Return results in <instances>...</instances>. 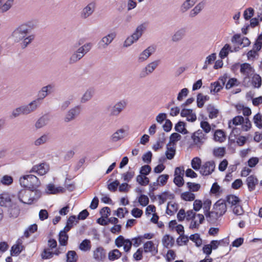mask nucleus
<instances>
[{
  "instance_id": "1",
  "label": "nucleus",
  "mask_w": 262,
  "mask_h": 262,
  "mask_svg": "<svg viewBox=\"0 0 262 262\" xmlns=\"http://www.w3.org/2000/svg\"><path fill=\"white\" fill-rule=\"evenodd\" d=\"M32 26L31 22L23 24L15 29L11 34L13 40L16 43L19 42L21 49H25L35 39L34 34L30 33Z\"/></svg>"
},
{
  "instance_id": "2",
  "label": "nucleus",
  "mask_w": 262,
  "mask_h": 262,
  "mask_svg": "<svg viewBox=\"0 0 262 262\" xmlns=\"http://www.w3.org/2000/svg\"><path fill=\"white\" fill-rule=\"evenodd\" d=\"M19 183L22 187L29 189L37 188L41 184L38 178L31 174L21 177L19 179Z\"/></svg>"
},
{
  "instance_id": "3",
  "label": "nucleus",
  "mask_w": 262,
  "mask_h": 262,
  "mask_svg": "<svg viewBox=\"0 0 262 262\" xmlns=\"http://www.w3.org/2000/svg\"><path fill=\"white\" fill-rule=\"evenodd\" d=\"M92 47V43L88 42L74 51L69 58L70 63H74L80 60Z\"/></svg>"
},
{
  "instance_id": "4",
  "label": "nucleus",
  "mask_w": 262,
  "mask_h": 262,
  "mask_svg": "<svg viewBox=\"0 0 262 262\" xmlns=\"http://www.w3.org/2000/svg\"><path fill=\"white\" fill-rule=\"evenodd\" d=\"M191 139L193 144L197 147H201L206 141L207 136L203 130L199 129L193 133L191 135Z\"/></svg>"
},
{
  "instance_id": "5",
  "label": "nucleus",
  "mask_w": 262,
  "mask_h": 262,
  "mask_svg": "<svg viewBox=\"0 0 262 262\" xmlns=\"http://www.w3.org/2000/svg\"><path fill=\"white\" fill-rule=\"evenodd\" d=\"M160 60H156L148 63L141 71L139 76L140 78H145L151 74L160 64Z\"/></svg>"
},
{
  "instance_id": "6",
  "label": "nucleus",
  "mask_w": 262,
  "mask_h": 262,
  "mask_svg": "<svg viewBox=\"0 0 262 262\" xmlns=\"http://www.w3.org/2000/svg\"><path fill=\"white\" fill-rule=\"evenodd\" d=\"M127 102L125 100H121L117 102L111 109L110 115L113 116H118L126 107Z\"/></svg>"
},
{
  "instance_id": "7",
  "label": "nucleus",
  "mask_w": 262,
  "mask_h": 262,
  "mask_svg": "<svg viewBox=\"0 0 262 262\" xmlns=\"http://www.w3.org/2000/svg\"><path fill=\"white\" fill-rule=\"evenodd\" d=\"M54 85L52 84H48L46 86H43L38 92L37 98L36 99L38 100V102L41 104L42 101L48 95L53 92Z\"/></svg>"
},
{
  "instance_id": "8",
  "label": "nucleus",
  "mask_w": 262,
  "mask_h": 262,
  "mask_svg": "<svg viewBox=\"0 0 262 262\" xmlns=\"http://www.w3.org/2000/svg\"><path fill=\"white\" fill-rule=\"evenodd\" d=\"M49 170V165L45 163H42L34 165L30 170L29 172H34L38 175L43 176L47 173Z\"/></svg>"
},
{
  "instance_id": "9",
  "label": "nucleus",
  "mask_w": 262,
  "mask_h": 262,
  "mask_svg": "<svg viewBox=\"0 0 262 262\" xmlns=\"http://www.w3.org/2000/svg\"><path fill=\"white\" fill-rule=\"evenodd\" d=\"M156 47L154 46H150L140 53L138 57L139 62H143L155 52Z\"/></svg>"
},
{
  "instance_id": "10",
  "label": "nucleus",
  "mask_w": 262,
  "mask_h": 262,
  "mask_svg": "<svg viewBox=\"0 0 262 262\" xmlns=\"http://www.w3.org/2000/svg\"><path fill=\"white\" fill-rule=\"evenodd\" d=\"M215 167L214 161H207L202 165L200 172L203 176H208L212 173Z\"/></svg>"
},
{
  "instance_id": "11",
  "label": "nucleus",
  "mask_w": 262,
  "mask_h": 262,
  "mask_svg": "<svg viewBox=\"0 0 262 262\" xmlns=\"http://www.w3.org/2000/svg\"><path fill=\"white\" fill-rule=\"evenodd\" d=\"M30 195L29 189H23L17 193V197L20 202L25 204L31 205L32 204V201H30Z\"/></svg>"
},
{
  "instance_id": "12",
  "label": "nucleus",
  "mask_w": 262,
  "mask_h": 262,
  "mask_svg": "<svg viewBox=\"0 0 262 262\" xmlns=\"http://www.w3.org/2000/svg\"><path fill=\"white\" fill-rule=\"evenodd\" d=\"M231 41L243 48L248 47L250 44V41L248 38L242 37L239 34L234 35L231 38Z\"/></svg>"
},
{
  "instance_id": "13",
  "label": "nucleus",
  "mask_w": 262,
  "mask_h": 262,
  "mask_svg": "<svg viewBox=\"0 0 262 262\" xmlns=\"http://www.w3.org/2000/svg\"><path fill=\"white\" fill-rule=\"evenodd\" d=\"M80 113V106L77 105L70 109L66 114L64 121L69 122L74 120Z\"/></svg>"
},
{
  "instance_id": "14",
  "label": "nucleus",
  "mask_w": 262,
  "mask_h": 262,
  "mask_svg": "<svg viewBox=\"0 0 262 262\" xmlns=\"http://www.w3.org/2000/svg\"><path fill=\"white\" fill-rule=\"evenodd\" d=\"M244 121V117L242 116H237L235 117L228 122V127L231 129V133L233 134H238L237 129L234 127L242 124Z\"/></svg>"
},
{
  "instance_id": "15",
  "label": "nucleus",
  "mask_w": 262,
  "mask_h": 262,
  "mask_svg": "<svg viewBox=\"0 0 262 262\" xmlns=\"http://www.w3.org/2000/svg\"><path fill=\"white\" fill-rule=\"evenodd\" d=\"M23 243V241L21 239L19 238L17 240L15 244L11 248L10 254L11 256H17L21 253L25 248Z\"/></svg>"
},
{
  "instance_id": "16",
  "label": "nucleus",
  "mask_w": 262,
  "mask_h": 262,
  "mask_svg": "<svg viewBox=\"0 0 262 262\" xmlns=\"http://www.w3.org/2000/svg\"><path fill=\"white\" fill-rule=\"evenodd\" d=\"M116 36V32H111L107 35L102 38L99 42V46L102 48H106L113 41Z\"/></svg>"
},
{
  "instance_id": "17",
  "label": "nucleus",
  "mask_w": 262,
  "mask_h": 262,
  "mask_svg": "<svg viewBox=\"0 0 262 262\" xmlns=\"http://www.w3.org/2000/svg\"><path fill=\"white\" fill-rule=\"evenodd\" d=\"M240 72L245 77V78H249L253 74L254 70L250 64L244 63L241 65Z\"/></svg>"
},
{
  "instance_id": "18",
  "label": "nucleus",
  "mask_w": 262,
  "mask_h": 262,
  "mask_svg": "<svg viewBox=\"0 0 262 262\" xmlns=\"http://www.w3.org/2000/svg\"><path fill=\"white\" fill-rule=\"evenodd\" d=\"M143 250L145 253H150L152 255H156L158 252L157 246H155L152 241H147L144 244Z\"/></svg>"
},
{
  "instance_id": "19",
  "label": "nucleus",
  "mask_w": 262,
  "mask_h": 262,
  "mask_svg": "<svg viewBox=\"0 0 262 262\" xmlns=\"http://www.w3.org/2000/svg\"><path fill=\"white\" fill-rule=\"evenodd\" d=\"M213 210H214L217 214L221 216H222L227 210V206L226 203L224 201L219 200L213 206Z\"/></svg>"
},
{
  "instance_id": "20",
  "label": "nucleus",
  "mask_w": 262,
  "mask_h": 262,
  "mask_svg": "<svg viewBox=\"0 0 262 262\" xmlns=\"http://www.w3.org/2000/svg\"><path fill=\"white\" fill-rule=\"evenodd\" d=\"M95 8V3L92 2L89 3L86 7H85L81 13V17L86 18L91 15L94 11Z\"/></svg>"
},
{
  "instance_id": "21",
  "label": "nucleus",
  "mask_w": 262,
  "mask_h": 262,
  "mask_svg": "<svg viewBox=\"0 0 262 262\" xmlns=\"http://www.w3.org/2000/svg\"><path fill=\"white\" fill-rule=\"evenodd\" d=\"M41 105L38 100L35 99L27 105H24L27 115L36 111Z\"/></svg>"
},
{
  "instance_id": "22",
  "label": "nucleus",
  "mask_w": 262,
  "mask_h": 262,
  "mask_svg": "<svg viewBox=\"0 0 262 262\" xmlns=\"http://www.w3.org/2000/svg\"><path fill=\"white\" fill-rule=\"evenodd\" d=\"M204 220V216L202 214H197L196 218L191 220V223L189 225V228L191 229L198 228L200 225L202 224Z\"/></svg>"
},
{
  "instance_id": "23",
  "label": "nucleus",
  "mask_w": 262,
  "mask_h": 262,
  "mask_svg": "<svg viewBox=\"0 0 262 262\" xmlns=\"http://www.w3.org/2000/svg\"><path fill=\"white\" fill-rule=\"evenodd\" d=\"M105 251L102 247L97 248L93 251V258L97 261L103 260L105 257Z\"/></svg>"
},
{
  "instance_id": "24",
  "label": "nucleus",
  "mask_w": 262,
  "mask_h": 262,
  "mask_svg": "<svg viewBox=\"0 0 262 262\" xmlns=\"http://www.w3.org/2000/svg\"><path fill=\"white\" fill-rule=\"evenodd\" d=\"M146 29V25L145 24H142L138 26L134 33L131 35L136 40H138L142 36L143 33Z\"/></svg>"
},
{
  "instance_id": "25",
  "label": "nucleus",
  "mask_w": 262,
  "mask_h": 262,
  "mask_svg": "<svg viewBox=\"0 0 262 262\" xmlns=\"http://www.w3.org/2000/svg\"><path fill=\"white\" fill-rule=\"evenodd\" d=\"M64 189L62 187H55L54 184H48L46 189V192L48 194H57L60 192H63Z\"/></svg>"
},
{
  "instance_id": "26",
  "label": "nucleus",
  "mask_w": 262,
  "mask_h": 262,
  "mask_svg": "<svg viewBox=\"0 0 262 262\" xmlns=\"http://www.w3.org/2000/svg\"><path fill=\"white\" fill-rule=\"evenodd\" d=\"M186 35L185 28H181L174 32L171 37V40L173 42H178L181 40Z\"/></svg>"
},
{
  "instance_id": "27",
  "label": "nucleus",
  "mask_w": 262,
  "mask_h": 262,
  "mask_svg": "<svg viewBox=\"0 0 262 262\" xmlns=\"http://www.w3.org/2000/svg\"><path fill=\"white\" fill-rule=\"evenodd\" d=\"M246 183L250 191L254 190L258 184L257 179L253 175L250 176L246 179Z\"/></svg>"
},
{
  "instance_id": "28",
  "label": "nucleus",
  "mask_w": 262,
  "mask_h": 262,
  "mask_svg": "<svg viewBox=\"0 0 262 262\" xmlns=\"http://www.w3.org/2000/svg\"><path fill=\"white\" fill-rule=\"evenodd\" d=\"M162 242L165 248L169 249L173 246L174 243V239L169 235L166 234L163 237Z\"/></svg>"
},
{
  "instance_id": "29",
  "label": "nucleus",
  "mask_w": 262,
  "mask_h": 262,
  "mask_svg": "<svg viewBox=\"0 0 262 262\" xmlns=\"http://www.w3.org/2000/svg\"><path fill=\"white\" fill-rule=\"evenodd\" d=\"M30 201H32V204L36 202L41 197V192L36 189H30Z\"/></svg>"
},
{
  "instance_id": "30",
  "label": "nucleus",
  "mask_w": 262,
  "mask_h": 262,
  "mask_svg": "<svg viewBox=\"0 0 262 262\" xmlns=\"http://www.w3.org/2000/svg\"><path fill=\"white\" fill-rule=\"evenodd\" d=\"M205 3L201 2L198 4L193 9H192L189 13L190 17H194L197 15L204 8Z\"/></svg>"
},
{
  "instance_id": "31",
  "label": "nucleus",
  "mask_w": 262,
  "mask_h": 262,
  "mask_svg": "<svg viewBox=\"0 0 262 262\" xmlns=\"http://www.w3.org/2000/svg\"><path fill=\"white\" fill-rule=\"evenodd\" d=\"M224 83L225 82L223 79L221 80V81H217L211 83L210 87L211 93L215 94L219 92L223 88Z\"/></svg>"
},
{
  "instance_id": "32",
  "label": "nucleus",
  "mask_w": 262,
  "mask_h": 262,
  "mask_svg": "<svg viewBox=\"0 0 262 262\" xmlns=\"http://www.w3.org/2000/svg\"><path fill=\"white\" fill-rule=\"evenodd\" d=\"M175 154V146L170 145V143H168L166 146V150L165 152V155L167 159L168 160L172 159L174 158Z\"/></svg>"
},
{
  "instance_id": "33",
  "label": "nucleus",
  "mask_w": 262,
  "mask_h": 262,
  "mask_svg": "<svg viewBox=\"0 0 262 262\" xmlns=\"http://www.w3.org/2000/svg\"><path fill=\"white\" fill-rule=\"evenodd\" d=\"M94 91L92 89H88L80 98V102L85 103L90 101L93 97Z\"/></svg>"
},
{
  "instance_id": "34",
  "label": "nucleus",
  "mask_w": 262,
  "mask_h": 262,
  "mask_svg": "<svg viewBox=\"0 0 262 262\" xmlns=\"http://www.w3.org/2000/svg\"><path fill=\"white\" fill-rule=\"evenodd\" d=\"M92 247L90 240L85 239L79 245V249L83 252L90 251Z\"/></svg>"
},
{
  "instance_id": "35",
  "label": "nucleus",
  "mask_w": 262,
  "mask_h": 262,
  "mask_svg": "<svg viewBox=\"0 0 262 262\" xmlns=\"http://www.w3.org/2000/svg\"><path fill=\"white\" fill-rule=\"evenodd\" d=\"M216 55L215 53H212L208 55L206 58L204 62V66L202 68L203 70L207 69L209 65L212 64L215 60Z\"/></svg>"
},
{
  "instance_id": "36",
  "label": "nucleus",
  "mask_w": 262,
  "mask_h": 262,
  "mask_svg": "<svg viewBox=\"0 0 262 262\" xmlns=\"http://www.w3.org/2000/svg\"><path fill=\"white\" fill-rule=\"evenodd\" d=\"M125 130L123 128L118 129L112 136V140L114 142H117L125 137Z\"/></svg>"
},
{
  "instance_id": "37",
  "label": "nucleus",
  "mask_w": 262,
  "mask_h": 262,
  "mask_svg": "<svg viewBox=\"0 0 262 262\" xmlns=\"http://www.w3.org/2000/svg\"><path fill=\"white\" fill-rule=\"evenodd\" d=\"M209 99V97L207 95H204L201 93H199L197 95V106L199 108H202L205 102Z\"/></svg>"
},
{
  "instance_id": "38",
  "label": "nucleus",
  "mask_w": 262,
  "mask_h": 262,
  "mask_svg": "<svg viewBox=\"0 0 262 262\" xmlns=\"http://www.w3.org/2000/svg\"><path fill=\"white\" fill-rule=\"evenodd\" d=\"M197 1L198 0H186L181 6V11L182 12L187 11L195 4Z\"/></svg>"
},
{
  "instance_id": "39",
  "label": "nucleus",
  "mask_w": 262,
  "mask_h": 262,
  "mask_svg": "<svg viewBox=\"0 0 262 262\" xmlns=\"http://www.w3.org/2000/svg\"><path fill=\"white\" fill-rule=\"evenodd\" d=\"M68 231H65L64 229L61 231L59 234V242L60 245L61 246H66L68 243V235L67 234V232Z\"/></svg>"
},
{
  "instance_id": "40",
  "label": "nucleus",
  "mask_w": 262,
  "mask_h": 262,
  "mask_svg": "<svg viewBox=\"0 0 262 262\" xmlns=\"http://www.w3.org/2000/svg\"><path fill=\"white\" fill-rule=\"evenodd\" d=\"M205 215L207 220L210 222H215L221 216L218 213L217 214V212L214 210L205 213Z\"/></svg>"
},
{
  "instance_id": "41",
  "label": "nucleus",
  "mask_w": 262,
  "mask_h": 262,
  "mask_svg": "<svg viewBox=\"0 0 262 262\" xmlns=\"http://www.w3.org/2000/svg\"><path fill=\"white\" fill-rule=\"evenodd\" d=\"M214 140L220 143L226 140V136L224 132L220 129L216 130L214 134Z\"/></svg>"
},
{
  "instance_id": "42",
  "label": "nucleus",
  "mask_w": 262,
  "mask_h": 262,
  "mask_svg": "<svg viewBox=\"0 0 262 262\" xmlns=\"http://www.w3.org/2000/svg\"><path fill=\"white\" fill-rule=\"evenodd\" d=\"M251 83L254 88H259L261 85V78L257 74H253L252 77Z\"/></svg>"
},
{
  "instance_id": "43",
  "label": "nucleus",
  "mask_w": 262,
  "mask_h": 262,
  "mask_svg": "<svg viewBox=\"0 0 262 262\" xmlns=\"http://www.w3.org/2000/svg\"><path fill=\"white\" fill-rule=\"evenodd\" d=\"M20 115H27L24 105H21L13 110L12 112L11 117L12 118H16Z\"/></svg>"
},
{
  "instance_id": "44",
  "label": "nucleus",
  "mask_w": 262,
  "mask_h": 262,
  "mask_svg": "<svg viewBox=\"0 0 262 262\" xmlns=\"http://www.w3.org/2000/svg\"><path fill=\"white\" fill-rule=\"evenodd\" d=\"M178 205L175 203L169 202L167 206L166 213L168 215H173L178 210Z\"/></svg>"
},
{
  "instance_id": "45",
  "label": "nucleus",
  "mask_w": 262,
  "mask_h": 262,
  "mask_svg": "<svg viewBox=\"0 0 262 262\" xmlns=\"http://www.w3.org/2000/svg\"><path fill=\"white\" fill-rule=\"evenodd\" d=\"M207 111L209 114V117L210 119L216 118L219 113L218 110L211 104L207 105Z\"/></svg>"
},
{
  "instance_id": "46",
  "label": "nucleus",
  "mask_w": 262,
  "mask_h": 262,
  "mask_svg": "<svg viewBox=\"0 0 262 262\" xmlns=\"http://www.w3.org/2000/svg\"><path fill=\"white\" fill-rule=\"evenodd\" d=\"M121 256V253L118 249H114L109 252L108 254V259L111 261H114L118 259Z\"/></svg>"
},
{
  "instance_id": "47",
  "label": "nucleus",
  "mask_w": 262,
  "mask_h": 262,
  "mask_svg": "<svg viewBox=\"0 0 262 262\" xmlns=\"http://www.w3.org/2000/svg\"><path fill=\"white\" fill-rule=\"evenodd\" d=\"M67 262H77L78 255L75 251H69L66 255Z\"/></svg>"
},
{
  "instance_id": "48",
  "label": "nucleus",
  "mask_w": 262,
  "mask_h": 262,
  "mask_svg": "<svg viewBox=\"0 0 262 262\" xmlns=\"http://www.w3.org/2000/svg\"><path fill=\"white\" fill-rule=\"evenodd\" d=\"M227 202L231 205V208L239 204V198L234 195H229L227 197Z\"/></svg>"
},
{
  "instance_id": "49",
  "label": "nucleus",
  "mask_w": 262,
  "mask_h": 262,
  "mask_svg": "<svg viewBox=\"0 0 262 262\" xmlns=\"http://www.w3.org/2000/svg\"><path fill=\"white\" fill-rule=\"evenodd\" d=\"M176 131L182 133L183 134H187L188 131L185 128V123L182 121L178 122L174 126Z\"/></svg>"
},
{
  "instance_id": "50",
  "label": "nucleus",
  "mask_w": 262,
  "mask_h": 262,
  "mask_svg": "<svg viewBox=\"0 0 262 262\" xmlns=\"http://www.w3.org/2000/svg\"><path fill=\"white\" fill-rule=\"evenodd\" d=\"M201 163V160L200 158L195 157L193 158L192 160H191V167L193 169L195 170H198L199 169L200 170L202 166Z\"/></svg>"
},
{
  "instance_id": "51",
  "label": "nucleus",
  "mask_w": 262,
  "mask_h": 262,
  "mask_svg": "<svg viewBox=\"0 0 262 262\" xmlns=\"http://www.w3.org/2000/svg\"><path fill=\"white\" fill-rule=\"evenodd\" d=\"M76 220V219L75 215L70 216L67 220L66 226L64 227L63 229H64L65 231H69L73 226L75 222H77Z\"/></svg>"
},
{
  "instance_id": "52",
  "label": "nucleus",
  "mask_w": 262,
  "mask_h": 262,
  "mask_svg": "<svg viewBox=\"0 0 262 262\" xmlns=\"http://www.w3.org/2000/svg\"><path fill=\"white\" fill-rule=\"evenodd\" d=\"M137 182L142 186H146L149 182V179L145 176L139 174L136 178Z\"/></svg>"
},
{
  "instance_id": "53",
  "label": "nucleus",
  "mask_w": 262,
  "mask_h": 262,
  "mask_svg": "<svg viewBox=\"0 0 262 262\" xmlns=\"http://www.w3.org/2000/svg\"><path fill=\"white\" fill-rule=\"evenodd\" d=\"M231 47L229 45L226 44L220 52L219 56L221 59H224L227 57L230 50Z\"/></svg>"
},
{
  "instance_id": "54",
  "label": "nucleus",
  "mask_w": 262,
  "mask_h": 262,
  "mask_svg": "<svg viewBox=\"0 0 262 262\" xmlns=\"http://www.w3.org/2000/svg\"><path fill=\"white\" fill-rule=\"evenodd\" d=\"M181 136L177 133H172L169 137L170 145L175 146L176 143L181 139Z\"/></svg>"
},
{
  "instance_id": "55",
  "label": "nucleus",
  "mask_w": 262,
  "mask_h": 262,
  "mask_svg": "<svg viewBox=\"0 0 262 262\" xmlns=\"http://www.w3.org/2000/svg\"><path fill=\"white\" fill-rule=\"evenodd\" d=\"M49 140L48 135L44 134L39 138H37L34 142L35 146H39L46 143Z\"/></svg>"
},
{
  "instance_id": "56",
  "label": "nucleus",
  "mask_w": 262,
  "mask_h": 262,
  "mask_svg": "<svg viewBox=\"0 0 262 262\" xmlns=\"http://www.w3.org/2000/svg\"><path fill=\"white\" fill-rule=\"evenodd\" d=\"M10 202V199L7 194H0V205L1 206H6Z\"/></svg>"
},
{
  "instance_id": "57",
  "label": "nucleus",
  "mask_w": 262,
  "mask_h": 262,
  "mask_svg": "<svg viewBox=\"0 0 262 262\" xmlns=\"http://www.w3.org/2000/svg\"><path fill=\"white\" fill-rule=\"evenodd\" d=\"M226 152L225 147H217L213 149V155L216 157L222 158L224 156Z\"/></svg>"
},
{
  "instance_id": "58",
  "label": "nucleus",
  "mask_w": 262,
  "mask_h": 262,
  "mask_svg": "<svg viewBox=\"0 0 262 262\" xmlns=\"http://www.w3.org/2000/svg\"><path fill=\"white\" fill-rule=\"evenodd\" d=\"M251 122L248 118H244V121L241 124V130L242 131H248L251 128Z\"/></svg>"
},
{
  "instance_id": "59",
  "label": "nucleus",
  "mask_w": 262,
  "mask_h": 262,
  "mask_svg": "<svg viewBox=\"0 0 262 262\" xmlns=\"http://www.w3.org/2000/svg\"><path fill=\"white\" fill-rule=\"evenodd\" d=\"M181 198L186 201H191L194 200L195 195L191 192H185L181 194Z\"/></svg>"
},
{
  "instance_id": "60",
  "label": "nucleus",
  "mask_w": 262,
  "mask_h": 262,
  "mask_svg": "<svg viewBox=\"0 0 262 262\" xmlns=\"http://www.w3.org/2000/svg\"><path fill=\"white\" fill-rule=\"evenodd\" d=\"M189 239L195 243L196 246L199 247L201 245L202 243V239L200 238V235L198 233L191 235Z\"/></svg>"
},
{
  "instance_id": "61",
  "label": "nucleus",
  "mask_w": 262,
  "mask_h": 262,
  "mask_svg": "<svg viewBox=\"0 0 262 262\" xmlns=\"http://www.w3.org/2000/svg\"><path fill=\"white\" fill-rule=\"evenodd\" d=\"M47 124V119L45 117L39 118L35 124L36 129L42 128Z\"/></svg>"
},
{
  "instance_id": "62",
  "label": "nucleus",
  "mask_w": 262,
  "mask_h": 262,
  "mask_svg": "<svg viewBox=\"0 0 262 262\" xmlns=\"http://www.w3.org/2000/svg\"><path fill=\"white\" fill-rule=\"evenodd\" d=\"M171 196V194H169L168 192H164L161 194L159 195L158 196L159 200V204H163Z\"/></svg>"
},
{
  "instance_id": "63",
  "label": "nucleus",
  "mask_w": 262,
  "mask_h": 262,
  "mask_svg": "<svg viewBox=\"0 0 262 262\" xmlns=\"http://www.w3.org/2000/svg\"><path fill=\"white\" fill-rule=\"evenodd\" d=\"M254 122L258 128H262L261 115L260 114H256L253 118Z\"/></svg>"
},
{
  "instance_id": "64",
  "label": "nucleus",
  "mask_w": 262,
  "mask_h": 262,
  "mask_svg": "<svg viewBox=\"0 0 262 262\" xmlns=\"http://www.w3.org/2000/svg\"><path fill=\"white\" fill-rule=\"evenodd\" d=\"M254 49L257 51H259L262 47V34H260L256 40L254 44Z\"/></svg>"
}]
</instances>
